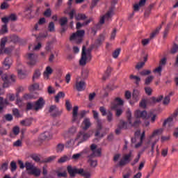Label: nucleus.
I'll return each mask as SVG.
<instances>
[{
    "label": "nucleus",
    "instance_id": "obj_15",
    "mask_svg": "<svg viewBox=\"0 0 178 178\" xmlns=\"http://www.w3.org/2000/svg\"><path fill=\"white\" fill-rule=\"evenodd\" d=\"M131 152L128 154H124L122 159L119 162V166H124L131 161Z\"/></svg>",
    "mask_w": 178,
    "mask_h": 178
},
{
    "label": "nucleus",
    "instance_id": "obj_34",
    "mask_svg": "<svg viewBox=\"0 0 178 178\" xmlns=\"http://www.w3.org/2000/svg\"><path fill=\"white\" fill-rule=\"evenodd\" d=\"M63 168H60L57 170H56V173H57L58 177H66L67 176V173L64 171L63 172H60L59 170H63Z\"/></svg>",
    "mask_w": 178,
    "mask_h": 178
},
{
    "label": "nucleus",
    "instance_id": "obj_37",
    "mask_svg": "<svg viewBox=\"0 0 178 178\" xmlns=\"http://www.w3.org/2000/svg\"><path fill=\"white\" fill-rule=\"evenodd\" d=\"M60 98H65V92H59L57 95L55 97V101L56 102H59V99Z\"/></svg>",
    "mask_w": 178,
    "mask_h": 178
},
{
    "label": "nucleus",
    "instance_id": "obj_54",
    "mask_svg": "<svg viewBox=\"0 0 178 178\" xmlns=\"http://www.w3.org/2000/svg\"><path fill=\"white\" fill-rule=\"evenodd\" d=\"M6 33H8V26H6V24H5L2 26L0 33L5 34Z\"/></svg>",
    "mask_w": 178,
    "mask_h": 178
},
{
    "label": "nucleus",
    "instance_id": "obj_57",
    "mask_svg": "<svg viewBox=\"0 0 178 178\" xmlns=\"http://www.w3.org/2000/svg\"><path fill=\"white\" fill-rule=\"evenodd\" d=\"M8 8H9V3H8V2L4 1L1 5V9H2L3 10L5 9H8Z\"/></svg>",
    "mask_w": 178,
    "mask_h": 178
},
{
    "label": "nucleus",
    "instance_id": "obj_25",
    "mask_svg": "<svg viewBox=\"0 0 178 178\" xmlns=\"http://www.w3.org/2000/svg\"><path fill=\"white\" fill-rule=\"evenodd\" d=\"M122 129H127V122L124 121H120V124H118V128L115 130L116 134H120V130Z\"/></svg>",
    "mask_w": 178,
    "mask_h": 178
},
{
    "label": "nucleus",
    "instance_id": "obj_5",
    "mask_svg": "<svg viewBox=\"0 0 178 178\" xmlns=\"http://www.w3.org/2000/svg\"><path fill=\"white\" fill-rule=\"evenodd\" d=\"M25 168L28 175H33L35 177H39L41 175V170L30 162L25 163Z\"/></svg>",
    "mask_w": 178,
    "mask_h": 178
},
{
    "label": "nucleus",
    "instance_id": "obj_17",
    "mask_svg": "<svg viewBox=\"0 0 178 178\" xmlns=\"http://www.w3.org/2000/svg\"><path fill=\"white\" fill-rule=\"evenodd\" d=\"M173 118H178V110H177L171 117H169L164 120L163 123V127H165V126H166L167 124L170 127V124H172V122H173Z\"/></svg>",
    "mask_w": 178,
    "mask_h": 178
},
{
    "label": "nucleus",
    "instance_id": "obj_4",
    "mask_svg": "<svg viewBox=\"0 0 178 178\" xmlns=\"http://www.w3.org/2000/svg\"><path fill=\"white\" fill-rule=\"evenodd\" d=\"M90 149H91L92 154L90 156L88 162L92 168H95V166H97V165H98L97 160H92L91 158H92V156H101V149H99V148L97 149V145L92 144L90 146Z\"/></svg>",
    "mask_w": 178,
    "mask_h": 178
},
{
    "label": "nucleus",
    "instance_id": "obj_61",
    "mask_svg": "<svg viewBox=\"0 0 178 178\" xmlns=\"http://www.w3.org/2000/svg\"><path fill=\"white\" fill-rule=\"evenodd\" d=\"M16 104L18 105V106H19V108H22V106H23L24 105V104L22 101V99H19V98H17L16 100Z\"/></svg>",
    "mask_w": 178,
    "mask_h": 178
},
{
    "label": "nucleus",
    "instance_id": "obj_49",
    "mask_svg": "<svg viewBox=\"0 0 178 178\" xmlns=\"http://www.w3.org/2000/svg\"><path fill=\"white\" fill-rule=\"evenodd\" d=\"M67 23V17H62L60 19V26H63L65 24Z\"/></svg>",
    "mask_w": 178,
    "mask_h": 178
},
{
    "label": "nucleus",
    "instance_id": "obj_46",
    "mask_svg": "<svg viewBox=\"0 0 178 178\" xmlns=\"http://www.w3.org/2000/svg\"><path fill=\"white\" fill-rule=\"evenodd\" d=\"M120 51H121L120 49H117L113 51V58H114V59H116V58H118V56L120 55Z\"/></svg>",
    "mask_w": 178,
    "mask_h": 178
},
{
    "label": "nucleus",
    "instance_id": "obj_56",
    "mask_svg": "<svg viewBox=\"0 0 178 178\" xmlns=\"http://www.w3.org/2000/svg\"><path fill=\"white\" fill-rule=\"evenodd\" d=\"M104 40H105V35L104 34L100 35L99 38L97 40V44H101V42H102V41H104Z\"/></svg>",
    "mask_w": 178,
    "mask_h": 178
},
{
    "label": "nucleus",
    "instance_id": "obj_59",
    "mask_svg": "<svg viewBox=\"0 0 178 178\" xmlns=\"http://www.w3.org/2000/svg\"><path fill=\"white\" fill-rule=\"evenodd\" d=\"M10 166H11V171L15 172L16 169H17V166L16 165V163L15 161H12L10 163Z\"/></svg>",
    "mask_w": 178,
    "mask_h": 178
},
{
    "label": "nucleus",
    "instance_id": "obj_63",
    "mask_svg": "<svg viewBox=\"0 0 178 178\" xmlns=\"http://www.w3.org/2000/svg\"><path fill=\"white\" fill-rule=\"evenodd\" d=\"M178 51V45L177 44H174L172 47V49L171 50L172 54H176Z\"/></svg>",
    "mask_w": 178,
    "mask_h": 178
},
{
    "label": "nucleus",
    "instance_id": "obj_45",
    "mask_svg": "<svg viewBox=\"0 0 178 178\" xmlns=\"http://www.w3.org/2000/svg\"><path fill=\"white\" fill-rule=\"evenodd\" d=\"M21 124L22 126H31V120H25L21 121Z\"/></svg>",
    "mask_w": 178,
    "mask_h": 178
},
{
    "label": "nucleus",
    "instance_id": "obj_13",
    "mask_svg": "<svg viewBox=\"0 0 178 178\" xmlns=\"http://www.w3.org/2000/svg\"><path fill=\"white\" fill-rule=\"evenodd\" d=\"M113 8H110L106 15L100 18L99 23L100 24H104L106 21L111 20V17L113 16Z\"/></svg>",
    "mask_w": 178,
    "mask_h": 178
},
{
    "label": "nucleus",
    "instance_id": "obj_42",
    "mask_svg": "<svg viewBox=\"0 0 178 178\" xmlns=\"http://www.w3.org/2000/svg\"><path fill=\"white\" fill-rule=\"evenodd\" d=\"M154 73L158 74V76H161L162 73V66L159 65L158 67L154 70Z\"/></svg>",
    "mask_w": 178,
    "mask_h": 178
},
{
    "label": "nucleus",
    "instance_id": "obj_12",
    "mask_svg": "<svg viewBox=\"0 0 178 178\" xmlns=\"http://www.w3.org/2000/svg\"><path fill=\"white\" fill-rule=\"evenodd\" d=\"M69 16L70 19H73L75 16L76 20H85L86 18V15L78 13L76 15V10L73 9L69 13Z\"/></svg>",
    "mask_w": 178,
    "mask_h": 178
},
{
    "label": "nucleus",
    "instance_id": "obj_31",
    "mask_svg": "<svg viewBox=\"0 0 178 178\" xmlns=\"http://www.w3.org/2000/svg\"><path fill=\"white\" fill-rule=\"evenodd\" d=\"M163 99V95H160L157 97H152L150 98V101L152 102V105H154V104H156L158 102H161Z\"/></svg>",
    "mask_w": 178,
    "mask_h": 178
},
{
    "label": "nucleus",
    "instance_id": "obj_26",
    "mask_svg": "<svg viewBox=\"0 0 178 178\" xmlns=\"http://www.w3.org/2000/svg\"><path fill=\"white\" fill-rule=\"evenodd\" d=\"M127 113L128 122H129V124H131L132 126H138V124H140L141 123V121L136 120L133 124V122L131 121V111H130V110H129Z\"/></svg>",
    "mask_w": 178,
    "mask_h": 178
},
{
    "label": "nucleus",
    "instance_id": "obj_21",
    "mask_svg": "<svg viewBox=\"0 0 178 178\" xmlns=\"http://www.w3.org/2000/svg\"><path fill=\"white\" fill-rule=\"evenodd\" d=\"M54 73V70H52V67L47 66L46 67L44 72H43V78L44 80H49V76Z\"/></svg>",
    "mask_w": 178,
    "mask_h": 178
},
{
    "label": "nucleus",
    "instance_id": "obj_32",
    "mask_svg": "<svg viewBox=\"0 0 178 178\" xmlns=\"http://www.w3.org/2000/svg\"><path fill=\"white\" fill-rule=\"evenodd\" d=\"M8 104L9 102H8V100H3V97H0V113H2V111H3V106Z\"/></svg>",
    "mask_w": 178,
    "mask_h": 178
},
{
    "label": "nucleus",
    "instance_id": "obj_33",
    "mask_svg": "<svg viewBox=\"0 0 178 178\" xmlns=\"http://www.w3.org/2000/svg\"><path fill=\"white\" fill-rule=\"evenodd\" d=\"M40 77H41V71L40 70H35L33 76V81H35V80H38Z\"/></svg>",
    "mask_w": 178,
    "mask_h": 178
},
{
    "label": "nucleus",
    "instance_id": "obj_9",
    "mask_svg": "<svg viewBox=\"0 0 178 178\" xmlns=\"http://www.w3.org/2000/svg\"><path fill=\"white\" fill-rule=\"evenodd\" d=\"M27 64L29 66H35L38 62V56L34 54H29L27 56Z\"/></svg>",
    "mask_w": 178,
    "mask_h": 178
},
{
    "label": "nucleus",
    "instance_id": "obj_64",
    "mask_svg": "<svg viewBox=\"0 0 178 178\" xmlns=\"http://www.w3.org/2000/svg\"><path fill=\"white\" fill-rule=\"evenodd\" d=\"M131 176V171H129L128 172L123 174L122 178H130Z\"/></svg>",
    "mask_w": 178,
    "mask_h": 178
},
{
    "label": "nucleus",
    "instance_id": "obj_18",
    "mask_svg": "<svg viewBox=\"0 0 178 178\" xmlns=\"http://www.w3.org/2000/svg\"><path fill=\"white\" fill-rule=\"evenodd\" d=\"M72 122H76V123H80V120H79V106H75L72 109Z\"/></svg>",
    "mask_w": 178,
    "mask_h": 178
},
{
    "label": "nucleus",
    "instance_id": "obj_52",
    "mask_svg": "<svg viewBox=\"0 0 178 178\" xmlns=\"http://www.w3.org/2000/svg\"><path fill=\"white\" fill-rule=\"evenodd\" d=\"M141 76H148V74H151V71L149 70H145L140 72Z\"/></svg>",
    "mask_w": 178,
    "mask_h": 178
},
{
    "label": "nucleus",
    "instance_id": "obj_23",
    "mask_svg": "<svg viewBox=\"0 0 178 178\" xmlns=\"http://www.w3.org/2000/svg\"><path fill=\"white\" fill-rule=\"evenodd\" d=\"M75 141L76 142V147L80 145L81 143H84V139L83 137V131H79L77 134L76 136L74 138Z\"/></svg>",
    "mask_w": 178,
    "mask_h": 178
},
{
    "label": "nucleus",
    "instance_id": "obj_3",
    "mask_svg": "<svg viewBox=\"0 0 178 178\" xmlns=\"http://www.w3.org/2000/svg\"><path fill=\"white\" fill-rule=\"evenodd\" d=\"M44 105H45V101L42 97H40L38 101L35 103L29 102L26 104V109L28 111H38L42 108H44Z\"/></svg>",
    "mask_w": 178,
    "mask_h": 178
},
{
    "label": "nucleus",
    "instance_id": "obj_20",
    "mask_svg": "<svg viewBox=\"0 0 178 178\" xmlns=\"http://www.w3.org/2000/svg\"><path fill=\"white\" fill-rule=\"evenodd\" d=\"M152 105V103L151 102L150 99H142L141 101L139 103L140 108H143V109H145L147 106Z\"/></svg>",
    "mask_w": 178,
    "mask_h": 178
},
{
    "label": "nucleus",
    "instance_id": "obj_43",
    "mask_svg": "<svg viewBox=\"0 0 178 178\" xmlns=\"http://www.w3.org/2000/svg\"><path fill=\"white\" fill-rule=\"evenodd\" d=\"M152 80H154V76H147L145 81V84H146V86L151 84Z\"/></svg>",
    "mask_w": 178,
    "mask_h": 178
},
{
    "label": "nucleus",
    "instance_id": "obj_41",
    "mask_svg": "<svg viewBox=\"0 0 178 178\" xmlns=\"http://www.w3.org/2000/svg\"><path fill=\"white\" fill-rule=\"evenodd\" d=\"M35 90H40V84L34 83L29 87L30 91H34Z\"/></svg>",
    "mask_w": 178,
    "mask_h": 178
},
{
    "label": "nucleus",
    "instance_id": "obj_2",
    "mask_svg": "<svg viewBox=\"0 0 178 178\" xmlns=\"http://www.w3.org/2000/svg\"><path fill=\"white\" fill-rule=\"evenodd\" d=\"M91 49H88L86 51V47L82 48V54L81 59L79 60L80 66H86L88 62L91 61Z\"/></svg>",
    "mask_w": 178,
    "mask_h": 178
},
{
    "label": "nucleus",
    "instance_id": "obj_27",
    "mask_svg": "<svg viewBox=\"0 0 178 178\" xmlns=\"http://www.w3.org/2000/svg\"><path fill=\"white\" fill-rule=\"evenodd\" d=\"M91 127V122L88 118H85L82 122V129L83 130H88Z\"/></svg>",
    "mask_w": 178,
    "mask_h": 178
},
{
    "label": "nucleus",
    "instance_id": "obj_14",
    "mask_svg": "<svg viewBox=\"0 0 178 178\" xmlns=\"http://www.w3.org/2000/svg\"><path fill=\"white\" fill-rule=\"evenodd\" d=\"M6 42H8V38H3L1 41V52H3L4 54H10V52H12V49H5V45H6Z\"/></svg>",
    "mask_w": 178,
    "mask_h": 178
},
{
    "label": "nucleus",
    "instance_id": "obj_30",
    "mask_svg": "<svg viewBox=\"0 0 178 178\" xmlns=\"http://www.w3.org/2000/svg\"><path fill=\"white\" fill-rule=\"evenodd\" d=\"M74 145H77V143L76 142V140L74 138L70 139L65 143L66 148H72V147H74Z\"/></svg>",
    "mask_w": 178,
    "mask_h": 178
},
{
    "label": "nucleus",
    "instance_id": "obj_44",
    "mask_svg": "<svg viewBox=\"0 0 178 178\" xmlns=\"http://www.w3.org/2000/svg\"><path fill=\"white\" fill-rule=\"evenodd\" d=\"M90 20L87 21L86 22H83V24L80 23V22H77L76 23V29H81V27H84V26H87V24H88V23H90Z\"/></svg>",
    "mask_w": 178,
    "mask_h": 178
},
{
    "label": "nucleus",
    "instance_id": "obj_39",
    "mask_svg": "<svg viewBox=\"0 0 178 178\" xmlns=\"http://www.w3.org/2000/svg\"><path fill=\"white\" fill-rule=\"evenodd\" d=\"M18 76L21 79H25L26 76H27V72H24V71L22 70H18Z\"/></svg>",
    "mask_w": 178,
    "mask_h": 178
},
{
    "label": "nucleus",
    "instance_id": "obj_48",
    "mask_svg": "<svg viewBox=\"0 0 178 178\" xmlns=\"http://www.w3.org/2000/svg\"><path fill=\"white\" fill-rule=\"evenodd\" d=\"M64 149L65 145L60 143L57 145L56 151L57 152H62V151H63Z\"/></svg>",
    "mask_w": 178,
    "mask_h": 178
},
{
    "label": "nucleus",
    "instance_id": "obj_24",
    "mask_svg": "<svg viewBox=\"0 0 178 178\" xmlns=\"http://www.w3.org/2000/svg\"><path fill=\"white\" fill-rule=\"evenodd\" d=\"M51 138H52V133L49 131H45L40 136V139L42 140H51Z\"/></svg>",
    "mask_w": 178,
    "mask_h": 178
},
{
    "label": "nucleus",
    "instance_id": "obj_51",
    "mask_svg": "<svg viewBox=\"0 0 178 178\" xmlns=\"http://www.w3.org/2000/svg\"><path fill=\"white\" fill-rule=\"evenodd\" d=\"M82 136L83 137V141H87V140H88L90 137H91V135L90 134L84 132H82Z\"/></svg>",
    "mask_w": 178,
    "mask_h": 178
},
{
    "label": "nucleus",
    "instance_id": "obj_6",
    "mask_svg": "<svg viewBox=\"0 0 178 178\" xmlns=\"http://www.w3.org/2000/svg\"><path fill=\"white\" fill-rule=\"evenodd\" d=\"M67 172L70 175V177H74L76 175H81V176H85V177H90V172H84V170L81 168V169H77L76 168H73L70 165H69L67 168Z\"/></svg>",
    "mask_w": 178,
    "mask_h": 178
},
{
    "label": "nucleus",
    "instance_id": "obj_7",
    "mask_svg": "<svg viewBox=\"0 0 178 178\" xmlns=\"http://www.w3.org/2000/svg\"><path fill=\"white\" fill-rule=\"evenodd\" d=\"M84 34H86L84 30L77 31L76 33H73L70 36V40L72 41V42H74L75 44H80V42L83 41V37H84Z\"/></svg>",
    "mask_w": 178,
    "mask_h": 178
},
{
    "label": "nucleus",
    "instance_id": "obj_58",
    "mask_svg": "<svg viewBox=\"0 0 178 178\" xmlns=\"http://www.w3.org/2000/svg\"><path fill=\"white\" fill-rule=\"evenodd\" d=\"M145 91L147 95H151L152 94V88H151L150 87L145 88Z\"/></svg>",
    "mask_w": 178,
    "mask_h": 178
},
{
    "label": "nucleus",
    "instance_id": "obj_22",
    "mask_svg": "<svg viewBox=\"0 0 178 178\" xmlns=\"http://www.w3.org/2000/svg\"><path fill=\"white\" fill-rule=\"evenodd\" d=\"M119 105H123V100L122 99L117 97L113 102L111 104V109H118Z\"/></svg>",
    "mask_w": 178,
    "mask_h": 178
},
{
    "label": "nucleus",
    "instance_id": "obj_29",
    "mask_svg": "<svg viewBox=\"0 0 178 178\" xmlns=\"http://www.w3.org/2000/svg\"><path fill=\"white\" fill-rule=\"evenodd\" d=\"M12 58H6L3 62V66L5 69L8 70L10 68V66H12Z\"/></svg>",
    "mask_w": 178,
    "mask_h": 178
},
{
    "label": "nucleus",
    "instance_id": "obj_11",
    "mask_svg": "<svg viewBox=\"0 0 178 178\" xmlns=\"http://www.w3.org/2000/svg\"><path fill=\"white\" fill-rule=\"evenodd\" d=\"M134 116L136 119H143V120H147V119H149V115L145 111H140L136 110L134 112Z\"/></svg>",
    "mask_w": 178,
    "mask_h": 178
},
{
    "label": "nucleus",
    "instance_id": "obj_53",
    "mask_svg": "<svg viewBox=\"0 0 178 178\" xmlns=\"http://www.w3.org/2000/svg\"><path fill=\"white\" fill-rule=\"evenodd\" d=\"M8 18L11 22H16V20H17V15H16V14H11L9 15Z\"/></svg>",
    "mask_w": 178,
    "mask_h": 178
},
{
    "label": "nucleus",
    "instance_id": "obj_28",
    "mask_svg": "<svg viewBox=\"0 0 178 178\" xmlns=\"http://www.w3.org/2000/svg\"><path fill=\"white\" fill-rule=\"evenodd\" d=\"M146 2H147V0H140L138 3H136L134 6V10H136V11L140 10V8H143V6L145 5Z\"/></svg>",
    "mask_w": 178,
    "mask_h": 178
},
{
    "label": "nucleus",
    "instance_id": "obj_1",
    "mask_svg": "<svg viewBox=\"0 0 178 178\" xmlns=\"http://www.w3.org/2000/svg\"><path fill=\"white\" fill-rule=\"evenodd\" d=\"M163 131H164L163 128L154 129L152 134L149 136V139H148V141L147 142V144H151L152 143V154H154V149L156 143L159 141V138L158 137V136H161V134L163 133Z\"/></svg>",
    "mask_w": 178,
    "mask_h": 178
},
{
    "label": "nucleus",
    "instance_id": "obj_10",
    "mask_svg": "<svg viewBox=\"0 0 178 178\" xmlns=\"http://www.w3.org/2000/svg\"><path fill=\"white\" fill-rule=\"evenodd\" d=\"M140 98H141V93L140 92V90L137 89L134 90L131 100L129 102V104L131 105H134L140 101Z\"/></svg>",
    "mask_w": 178,
    "mask_h": 178
},
{
    "label": "nucleus",
    "instance_id": "obj_47",
    "mask_svg": "<svg viewBox=\"0 0 178 178\" xmlns=\"http://www.w3.org/2000/svg\"><path fill=\"white\" fill-rule=\"evenodd\" d=\"M170 140V135L162 136L161 138V143H165V141H169Z\"/></svg>",
    "mask_w": 178,
    "mask_h": 178
},
{
    "label": "nucleus",
    "instance_id": "obj_38",
    "mask_svg": "<svg viewBox=\"0 0 178 178\" xmlns=\"http://www.w3.org/2000/svg\"><path fill=\"white\" fill-rule=\"evenodd\" d=\"M161 29H162V26H159V27H157L156 29V30L154 31H153V33L150 35V38H154V37H155V35H156L157 34H159V31L161 30Z\"/></svg>",
    "mask_w": 178,
    "mask_h": 178
},
{
    "label": "nucleus",
    "instance_id": "obj_55",
    "mask_svg": "<svg viewBox=\"0 0 178 178\" xmlns=\"http://www.w3.org/2000/svg\"><path fill=\"white\" fill-rule=\"evenodd\" d=\"M13 132L15 134V136H17V134L20 133V128H19V127H14L13 129Z\"/></svg>",
    "mask_w": 178,
    "mask_h": 178
},
{
    "label": "nucleus",
    "instance_id": "obj_36",
    "mask_svg": "<svg viewBox=\"0 0 178 178\" xmlns=\"http://www.w3.org/2000/svg\"><path fill=\"white\" fill-rule=\"evenodd\" d=\"M37 98V96H35L33 94H24L23 95V99H35Z\"/></svg>",
    "mask_w": 178,
    "mask_h": 178
},
{
    "label": "nucleus",
    "instance_id": "obj_8",
    "mask_svg": "<svg viewBox=\"0 0 178 178\" xmlns=\"http://www.w3.org/2000/svg\"><path fill=\"white\" fill-rule=\"evenodd\" d=\"M1 79L4 82L3 84V87L4 88L9 87L10 83H15L16 81V76L10 74H3L1 76Z\"/></svg>",
    "mask_w": 178,
    "mask_h": 178
},
{
    "label": "nucleus",
    "instance_id": "obj_62",
    "mask_svg": "<svg viewBox=\"0 0 178 178\" xmlns=\"http://www.w3.org/2000/svg\"><path fill=\"white\" fill-rule=\"evenodd\" d=\"M1 170H2L3 172H6V170H8V163H4L2 164L1 167Z\"/></svg>",
    "mask_w": 178,
    "mask_h": 178
},
{
    "label": "nucleus",
    "instance_id": "obj_35",
    "mask_svg": "<svg viewBox=\"0 0 178 178\" xmlns=\"http://www.w3.org/2000/svg\"><path fill=\"white\" fill-rule=\"evenodd\" d=\"M129 79L131 80H134V81H135L136 84H138L140 83V81H141V79L140 78V76H137L135 75H130Z\"/></svg>",
    "mask_w": 178,
    "mask_h": 178
},
{
    "label": "nucleus",
    "instance_id": "obj_40",
    "mask_svg": "<svg viewBox=\"0 0 178 178\" xmlns=\"http://www.w3.org/2000/svg\"><path fill=\"white\" fill-rule=\"evenodd\" d=\"M144 137H145V131H143L141 134V136H140V142L138 143V144H136L135 145V147L136 148H139V147H141L142 144H143V140H144Z\"/></svg>",
    "mask_w": 178,
    "mask_h": 178
},
{
    "label": "nucleus",
    "instance_id": "obj_16",
    "mask_svg": "<svg viewBox=\"0 0 178 178\" xmlns=\"http://www.w3.org/2000/svg\"><path fill=\"white\" fill-rule=\"evenodd\" d=\"M75 88L77 91H84L86 90V81L76 79L75 83Z\"/></svg>",
    "mask_w": 178,
    "mask_h": 178
},
{
    "label": "nucleus",
    "instance_id": "obj_60",
    "mask_svg": "<svg viewBox=\"0 0 178 178\" xmlns=\"http://www.w3.org/2000/svg\"><path fill=\"white\" fill-rule=\"evenodd\" d=\"M170 102V97L169 96H166L163 101V105H168Z\"/></svg>",
    "mask_w": 178,
    "mask_h": 178
},
{
    "label": "nucleus",
    "instance_id": "obj_19",
    "mask_svg": "<svg viewBox=\"0 0 178 178\" xmlns=\"http://www.w3.org/2000/svg\"><path fill=\"white\" fill-rule=\"evenodd\" d=\"M49 112L52 116H59L62 115V110H59L55 105L50 106Z\"/></svg>",
    "mask_w": 178,
    "mask_h": 178
},
{
    "label": "nucleus",
    "instance_id": "obj_50",
    "mask_svg": "<svg viewBox=\"0 0 178 178\" xmlns=\"http://www.w3.org/2000/svg\"><path fill=\"white\" fill-rule=\"evenodd\" d=\"M56 156H50V157H48V158L45 159L44 160V162H45V163H49V162H52V161H54V160L56 159Z\"/></svg>",
    "mask_w": 178,
    "mask_h": 178
}]
</instances>
